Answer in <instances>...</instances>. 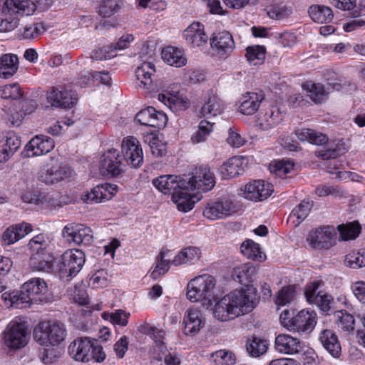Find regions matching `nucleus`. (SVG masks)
Segmentation results:
<instances>
[{"mask_svg":"<svg viewBox=\"0 0 365 365\" xmlns=\"http://www.w3.org/2000/svg\"><path fill=\"white\" fill-rule=\"evenodd\" d=\"M258 303L257 289L253 286L235 290L217 302L213 314L222 322L233 319L251 312Z\"/></svg>","mask_w":365,"mask_h":365,"instance_id":"1","label":"nucleus"},{"mask_svg":"<svg viewBox=\"0 0 365 365\" xmlns=\"http://www.w3.org/2000/svg\"><path fill=\"white\" fill-rule=\"evenodd\" d=\"M70 356L76 361L88 362L93 360L102 362L106 354L98 341L91 337H79L75 339L68 347Z\"/></svg>","mask_w":365,"mask_h":365,"instance_id":"2","label":"nucleus"},{"mask_svg":"<svg viewBox=\"0 0 365 365\" xmlns=\"http://www.w3.org/2000/svg\"><path fill=\"white\" fill-rule=\"evenodd\" d=\"M66 329L63 324L58 322H41L34 330V338L41 346H56L66 339Z\"/></svg>","mask_w":365,"mask_h":365,"instance_id":"3","label":"nucleus"},{"mask_svg":"<svg viewBox=\"0 0 365 365\" xmlns=\"http://www.w3.org/2000/svg\"><path fill=\"white\" fill-rule=\"evenodd\" d=\"M36 9L35 3L31 0H6L3 11L10 16L0 20V31L7 32L14 30L19 24V19L13 15L29 16Z\"/></svg>","mask_w":365,"mask_h":365,"instance_id":"4","label":"nucleus"},{"mask_svg":"<svg viewBox=\"0 0 365 365\" xmlns=\"http://www.w3.org/2000/svg\"><path fill=\"white\" fill-rule=\"evenodd\" d=\"M215 278L209 274H203L191 279L187 286V298L192 302L207 301L212 304L214 299Z\"/></svg>","mask_w":365,"mask_h":365,"instance_id":"5","label":"nucleus"},{"mask_svg":"<svg viewBox=\"0 0 365 365\" xmlns=\"http://www.w3.org/2000/svg\"><path fill=\"white\" fill-rule=\"evenodd\" d=\"M317 314L313 311L301 310L295 316L290 317V313L284 310L280 315L282 325L291 331L310 332L314 328Z\"/></svg>","mask_w":365,"mask_h":365,"instance_id":"6","label":"nucleus"},{"mask_svg":"<svg viewBox=\"0 0 365 365\" xmlns=\"http://www.w3.org/2000/svg\"><path fill=\"white\" fill-rule=\"evenodd\" d=\"M85 261V254L81 250L78 249L66 250L58 264L60 277L71 279L81 270Z\"/></svg>","mask_w":365,"mask_h":365,"instance_id":"7","label":"nucleus"},{"mask_svg":"<svg viewBox=\"0 0 365 365\" xmlns=\"http://www.w3.org/2000/svg\"><path fill=\"white\" fill-rule=\"evenodd\" d=\"M237 211L234 201L229 198L210 200L203 209V216L212 221L225 219Z\"/></svg>","mask_w":365,"mask_h":365,"instance_id":"8","label":"nucleus"},{"mask_svg":"<svg viewBox=\"0 0 365 365\" xmlns=\"http://www.w3.org/2000/svg\"><path fill=\"white\" fill-rule=\"evenodd\" d=\"M121 157L125 162V168L128 165L133 168H140L143 163V153L139 141L134 137L123 139L121 145Z\"/></svg>","mask_w":365,"mask_h":365,"instance_id":"9","label":"nucleus"},{"mask_svg":"<svg viewBox=\"0 0 365 365\" xmlns=\"http://www.w3.org/2000/svg\"><path fill=\"white\" fill-rule=\"evenodd\" d=\"M6 345L12 349H20L28 343L27 329L25 323L11 321L4 332Z\"/></svg>","mask_w":365,"mask_h":365,"instance_id":"10","label":"nucleus"},{"mask_svg":"<svg viewBox=\"0 0 365 365\" xmlns=\"http://www.w3.org/2000/svg\"><path fill=\"white\" fill-rule=\"evenodd\" d=\"M125 162L115 149H110L104 153L100 160L101 173L106 176H118L125 171Z\"/></svg>","mask_w":365,"mask_h":365,"instance_id":"11","label":"nucleus"},{"mask_svg":"<svg viewBox=\"0 0 365 365\" xmlns=\"http://www.w3.org/2000/svg\"><path fill=\"white\" fill-rule=\"evenodd\" d=\"M337 233L333 226H323L309 232V245L314 249H329L336 243Z\"/></svg>","mask_w":365,"mask_h":365,"instance_id":"12","label":"nucleus"},{"mask_svg":"<svg viewBox=\"0 0 365 365\" xmlns=\"http://www.w3.org/2000/svg\"><path fill=\"white\" fill-rule=\"evenodd\" d=\"M186 186L192 190L207 192L215 185L214 173L207 167H199L192 173V176L185 178Z\"/></svg>","mask_w":365,"mask_h":365,"instance_id":"13","label":"nucleus"},{"mask_svg":"<svg viewBox=\"0 0 365 365\" xmlns=\"http://www.w3.org/2000/svg\"><path fill=\"white\" fill-rule=\"evenodd\" d=\"M273 185L262 180L250 182L245 186L243 196L247 200L259 202L268 198L273 192Z\"/></svg>","mask_w":365,"mask_h":365,"instance_id":"14","label":"nucleus"},{"mask_svg":"<svg viewBox=\"0 0 365 365\" xmlns=\"http://www.w3.org/2000/svg\"><path fill=\"white\" fill-rule=\"evenodd\" d=\"M63 237L68 242L76 245H89L93 240L91 230L82 225L71 224L64 227Z\"/></svg>","mask_w":365,"mask_h":365,"instance_id":"15","label":"nucleus"},{"mask_svg":"<svg viewBox=\"0 0 365 365\" xmlns=\"http://www.w3.org/2000/svg\"><path fill=\"white\" fill-rule=\"evenodd\" d=\"M47 99L52 106L70 108L73 107L78 101L77 95L71 90L66 89L63 87L53 88L47 94Z\"/></svg>","mask_w":365,"mask_h":365,"instance_id":"16","label":"nucleus"},{"mask_svg":"<svg viewBox=\"0 0 365 365\" xmlns=\"http://www.w3.org/2000/svg\"><path fill=\"white\" fill-rule=\"evenodd\" d=\"M54 148L53 140L46 135H37L25 146L27 157L40 156L51 151Z\"/></svg>","mask_w":365,"mask_h":365,"instance_id":"17","label":"nucleus"},{"mask_svg":"<svg viewBox=\"0 0 365 365\" xmlns=\"http://www.w3.org/2000/svg\"><path fill=\"white\" fill-rule=\"evenodd\" d=\"M135 119L143 125L159 128L165 127L168 121V117L165 113L158 111L151 106L139 111Z\"/></svg>","mask_w":365,"mask_h":365,"instance_id":"18","label":"nucleus"},{"mask_svg":"<svg viewBox=\"0 0 365 365\" xmlns=\"http://www.w3.org/2000/svg\"><path fill=\"white\" fill-rule=\"evenodd\" d=\"M191 187L180 186L172 195V200L176 205L180 211L188 212L194 207L196 202H198L201 197L191 194L193 191Z\"/></svg>","mask_w":365,"mask_h":365,"instance_id":"19","label":"nucleus"},{"mask_svg":"<svg viewBox=\"0 0 365 365\" xmlns=\"http://www.w3.org/2000/svg\"><path fill=\"white\" fill-rule=\"evenodd\" d=\"M155 73V65L151 62H143L135 70V76L139 81L138 86L146 93H153L158 91L154 84L152 76Z\"/></svg>","mask_w":365,"mask_h":365,"instance_id":"20","label":"nucleus"},{"mask_svg":"<svg viewBox=\"0 0 365 365\" xmlns=\"http://www.w3.org/2000/svg\"><path fill=\"white\" fill-rule=\"evenodd\" d=\"M20 138L14 133L0 134V163L7 161L21 147Z\"/></svg>","mask_w":365,"mask_h":365,"instance_id":"21","label":"nucleus"},{"mask_svg":"<svg viewBox=\"0 0 365 365\" xmlns=\"http://www.w3.org/2000/svg\"><path fill=\"white\" fill-rule=\"evenodd\" d=\"M247 163L245 157L234 156L229 158L220 168L222 178H232L242 174L247 168Z\"/></svg>","mask_w":365,"mask_h":365,"instance_id":"22","label":"nucleus"},{"mask_svg":"<svg viewBox=\"0 0 365 365\" xmlns=\"http://www.w3.org/2000/svg\"><path fill=\"white\" fill-rule=\"evenodd\" d=\"M187 43L192 48L200 47L207 43L208 36L204 30V26L200 22H193L183 32Z\"/></svg>","mask_w":365,"mask_h":365,"instance_id":"23","label":"nucleus"},{"mask_svg":"<svg viewBox=\"0 0 365 365\" xmlns=\"http://www.w3.org/2000/svg\"><path fill=\"white\" fill-rule=\"evenodd\" d=\"M47 291V284L46 282L41 278H33L25 282L20 290L21 297H27L28 300L25 301V307L28 304L37 299V297L43 294Z\"/></svg>","mask_w":365,"mask_h":365,"instance_id":"24","label":"nucleus"},{"mask_svg":"<svg viewBox=\"0 0 365 365\" xmlns=\"http://www.w3.org/2000/svg\"><path fill=\"white\" fill-rule=\"evenodd\" d=\"M185 178L181 179L177 175H163L153 179V185L161 192L173 195L180 186H186Z\"/></svg>","mask_w":365,"mask_h":365,"instance_id":"25","label":"nucleus"},{"mask_svg":"<svg viewBox=\"0 0 365 365\" xmlns=\"http://www.w3.org/2000/svg\"><path fill=\"white\" fill-rule=\"evenodd\" d=\"M223 110L222 101L216 93L207 92L202 100L200 110V117L210 118L222 113Z\"/></svg>","mask_w":365,"mask_h":365,"instance_id":"26","label":"nucleus"},{"mask_svg":"<svg viewBox=\"0 0 365 365\" xmlns=\"http://www.w3.org/2000/svg\"><path fill=\"white\" fill-rule=\"evenodd\" d=\"M264 98L262 91L246 93L240 100L239 111L244 115H252L259 108L262 101Z\"/></svg>","mask_w":365,"mask_h":365,"instance_id":"27","label":"nucleus"},{"mask_svg":"<svg viewBox=\"0 0 365 365\" xmlns=\"http://www.w3.org/2000/svg\"><path fill=\"white\" fill-rule=\"evenodd\" d=\"M210 45L220 56L230 54L235 48L233 38L228 31L220 32L214 36Z\"/></svg>","mask_w":365,"mask_h":365,"instance_id":"28","label":"nucleus"},{"mask_svg":"<svg viewBox=\"0 0 365 365\" xmlns=\"http://www.w3.org/2000/svg\"><path fill=\"white\" fill-rule=\"evenodd\" d=\"M275 349L282 354H294L300 351L302 345L299 339L282 334L275 339Z\"/></svg>","mask_w":365,"mask_h":365,"instance_id":"29","label":"nucleus"},{"mask_svg":"<svg viewBox=\"0 0 365 365\" xmlns=\"http://www.w3.org/2000/svg\"><path fill=\"white\" fill-rule=\"evenodd\" d=\"M183 322L185 324V334L191 335L198 333L205 324L202 319V314L197 309H187L185 314Z\"/></svg>","mask_w":365,"mask_h":365,"instance_id":"30","label":"nucleus"},{"mask_svg":"<svg viewBox=\"0 0 365 365\" xmlns=\"http://www.w3.org/2000/svg\"><path fill=\"white\" fill-rule=\"evenodd\" d=\"M319 341L324 349L334 358H338L341 351V344L336 334L330 329H324L319 334Z\"/></svg>","mask_w":365,"mask_h":365,"instance_id":"31","label":"nucleus"},{"mask_svg":"<svg viewBox=\"0 0 365 365\" xmlns=\"http://www.w3.org/2000/svg\"><path fill=\"white\" fill-rule=\"evenodd\" d=\"M201 250L197 247L189 246L182 249L172 260V264L179 266L183 264H194L201 257Z\"/></svg>","mask_w":365,"mask_h":365,"instance_id":"32","label":"nucleus"},{"mask_svg":"<svg viewBox=\"0 0 365 365\" xmlns=\"http://www.w3.org/2000/svg\"><path fill=\"white\" fill-rule=\"evenodd\" d=\"M282 120L281 113L277 107L269 108L264 113H259L257 117V125L264 130L276 126Z\"/></svg>","mask_w":365,"mask_h":365,"instance_id":"33","label":"nucleus"},{"mask_svg":"<svg viewBox=\"0 0 365 365\" xmlns=\"http://www.w3.org/2000/svg\"><path fill=\"white\" fill-rule=\"evenodd\" d=\"M19 68V58L12 53H6L0 58V76L9 78L13 76Z\"/></svg>","mask_w":365,"mask_h":365,"instance_id":"34","label":"nucleus"},{"mask_svg":"<svg viewBox=\"0 0 365 365\" xmlns=\"http://www.w3.org/2000/svg\"><path fill=\"white\" fill-rule=\"evenodd\" d=\"M162 58L168 64L176 68L185 66L187 58L178 48L168 46L162 51Z\"/></svg>","mask_w":365,"mask_h":365,"instance_id":"35","label":"nucleus"},{"mask_svg":"<svg viewBox=\"0 0 365 365\" xmlns=\"http://www.w3.org/2000/svg\"><path fill=\"white\" fill-rule=\"evenodd\" d=\"M334 317L339 329L346 333L354 331L355 319L352 314L345 310H339L334 312Z\"/></svg>","mask_w":365,"mask_h":365,"instance_id":"36","label":"nucleus"},{"mask_svg":"<svg viewBox=\"0 0 365 365\" xmlns=\"http://www.w3.org/2000/svg\"><path fill=\"white\" fill-rule=\"evenodd\" d=\"M308 13L311 19L316 23L324 24L329 22L333 19L331 9L323 5H312L309 7Z\"/></svg>","mask_w":365,"mask_h":365,"instance_id":"37","label":"nucleus"},{"mask_svg":"<svg viewBox=\"0 0 365 365\" xmlns=\"http://www.w3.org/2000/svg\"><path fill=\"white\" fill-rule=\"evenodd\" d=\"M303 88L307 91L309 98L315 103H322L327 98L329 91L322 85L312 81H307L302 85Z\"/></svg>","mask_w":365,"mask_h":365,"instance_id":"38","label":"nucleus"},{"mask_svg":"<svg viewBox=\"0 0 365 365\" xmlns=\"http://www.w3.org/2000/svg\"><path fill=\"white\" fill-rule=\"evenodd\" d=\"M245 347L250 356L259 357L267 352L269 343L265 339L259 337H252V339H247Z\"/></svg>","mask_w":365,"mask_h":365,"instance_id":"39","label":"nucleus"},{"mask_svg":"<svg viewBox=\"0 0 365 365\" xmlns=\"http://www.w3.org/2000/svg\"><path fill=\"white\" fill-rule=\"evenodd\" d=\"M312 205L309 201L303 200L294 207L289 215L287 222L297 227L309 215Z\"/></svg>","mask_w":365,"mask_h":365,"instance_id":"40","label":"nucleus"},{"mask_svg":"<svg viewBox=\"0 0 365 365\" xmlns=\"http://www.w3.org/2000/svg\"><path fill=\"white\" fill-rule=\"evenodd\" d=\"M241 252L248 259L262 261L265 255L261 252L258 244L251 240L244 242L240 247Z\"/></svg>","mask_w":365,"mask_h":365,"instance_id":"41","label":"nucleus"},{"mask_svg":"<svg viewBox=\"0 0 365 365\" xmlns=\"http://www.w3.org/2000/svg\"><path fill=\"white\" fill-rule=\"evenodd\" d=\"M360 229L359 224L357 222L339 225L336 227L340 235V240L344 241L354 240L358 237Z\"/></svg>","mask_w":365,"mask_h":365,"instance_id":"42","label":"nucleus"},{"mask_svg":"<svg viewBox=\"0 0 365 365\" xmlns=\"http://www.w3.org/2000/svg\"><path fill=\"white\" fill-rule=\"evenodd\" d=\"M1 299L7 307H15L16 308L25 307V301L28 300L27 297H21L19 292H4L1 295Z\"/></svg>","mask_w":365,"mask_h":365,"instance_id":"43","label":"nucleus"},{"mask_svg":"<svg viewBox=\"0 0 365 365\" xmlns=\"http://www.w3.org/2000/svg\"><path fill=\"white\" fill-rule=\"evenodd\" d=\"M213 124L205 120H201L198 125L197 130L191 137L193 143L205 142L212 130Z\"/></svg>","mask_w":365,"mask_h":365,"instance_id":"44","label":"nucleus"},{"mask_svg":"<svg viewBox=\"0 0 365 365\" xmlns=\"http://www.w3.org/2000/svg\"><path fill=\"white\" fill-rule=\"evenodd\" d=\"M344 263L352 269H358L365 266V250L352 251L346 255Z\"/></svg>","mask_w":365,"mask_h":365,"instance_id":"45","label":"nucleus"},{"mask_svg":"<svg viewBox=\"0 0 365 365\" xmlns=\"http://www.w3.org/2000/svg\"><path fill=\"white\" fill-rule=\"evenodd\" d=\"M267 14L273 19H282L288 17L292 13V8L279 4H273L266 8Z\"/></svg>","mask_w":365,"mask_h":365,"instance_id":"46","label":"nucleus"},{"mask_svg":"<svg viewBox=\"0 0 365 365\" xmlns=\"http://www.w3.org/2000/svg\"><path fill=\"white\" fill-rule=\"evenodd\" d=\"M106 191L102 185H97L91 192L82 195L81 200L86 203H99L106 200Z\"/></svg>","mask_w":365,"mask_h":365,"instance_id":"47","label":"nucleus"},{"mask_svg":"<svg viewBox=\"0 0 365 365\" xmlns=\"http://www.w3.org/2000/svg\"><path fill=\"white\" fill-rule=\"evenodd\" d=\"M211 359L217 365H233L236 359L235 354L228 350L221 349L211 354Z\"/></svg>","mask_w":365,"mask_h":365,"instance_id":"48","label":"nucleus"},{"mask_svg":"<svg viewBox=\"0 0 365 365\" xmlns=\"http://www.w3.org/2000/svg\"><path fill=\"white\" fill-rule=\"evenodd\" d=\"M246 57L254 65L260 64L265 58V48L262 46H249L246 50Z\"/></svg>","mask_w":365,"mask_h":365,"instance_id":"49","label":"nucleus"},{"mask_svg":"<svg viewBox=\"0 0 365 365\" xmlns=\"http://www.w3.org/2000/svg\"><path fill=\"white\" fill-rule=\"evenodd\" d=\"M30 266L34 271L48 272L53 265L51 260L45 259L43 257L36 252L30 259Z\"/></svg>","mask_w":365,"mask_h":365,"instance_id":"50","label":"nucleus"},{"mask_svg":"<svg viewBox=\"0 0 365 365\" xmlns=\"http://www.w3.org/2000/svg\"><path fill=\"white\" fill-rule=\"evenodd\" d=\"M165 258V253L161 251L157 259V264L152 272L150 276L153 279H158L160 276L165 274L170 269V263L172 264V261L170 262L166 260Z\"/></svg>","mask_w":365,"mask_h":365,"instance_id":"51","label":"nucleus"},{"mask_svg":"<svg viewBox=\"0 0 365 365\" xmlns=\"http://www.w3.org/2000/svg\"><path fill=\"white\" fill-rule=\"evenodd\" d=\"M120 0H101L98 13L103 17H108L118 11Z\"/></svg>","mask_w":365,"mask_h":365,"instance_id":"52","label":"nucleus"},{"mask_svg":"<svg viewBox=\"0 0 365 365\" xmlns=\"http://www.w3.org/2000/svg\"><path fill=\"white\" fill-rule=\"evenodd\" d=\"M312 304H316L322 312H327L330 311L334 304V299L331 295L322 291H319Z\"/></svg>","mask_w":365,"mask_h":365,"instance_id":"53","label":"nucleus"},{"mask_svg":"<svg viewBox=\"0 0 365 365\" xmlns=\"http://www.w3.org/2000/svg\"><path fill=\"white\" fill-rule=\"evenodd\" d=\"M46 31L43 23H35L26 25L21 32L24 38L31 39L38 36Z\"/></svg>","mask_w":365,"mask_h":365,"instance_id":"54","label":"nucleus"},{"mask_svg":"<svg viewBox=\"0 0 365 365\" xmlns=\"http://www.w3.org/2000/svg\"><path fill=\"white\" fill-rule=\"evenodd\" d=\"M22 95L20 86L16 83L6 85L0 90V96L3 98L17 100L19 99Z\"/></svg>","mask_w":365,"mask_h":365,"instance_id":"55","label":"nucleus"},{"mask_svg":"<svg viewBox=\"0 0 365 365\" xmlns=\"http://www.w3.org/2000/svg\"><path fill=\"white\" fill-rule=\"evenodd\" d=\"M294 168V163L289 160H279L271 167V172L279 178H284Z\"/></svg>","mask_w":365,"mask_h":365,"instance_id":"56","label":"nucleus"},{"mask_svg":"<svg viewBox=\"0 0 365 365\" xmlns=\"http://www.w3.org/2000/svg\"><path fill=\"white\" fill-rule=\"evenodd\" d=\"M129 316V313L122 309L115 310V312L112 313L103 314V317L106 319H109L113 324H118L123 327L128 324Z\"/></svg>","mask_w":365,"mask_h":365,"instance_id":"57","label":"nucleus"},{"mask_svg":"<svg viewBox=\"0 0 365 365\" xmlns=\"http://www.w3.org/2000/svg\"><path fill=\"white\" fill-rule=\"evenodd\" d=\"M255 269L250 264H243L240 266L235 267L233 269V276L242 282L244 280H247L251 278L252 275L255 273Z\"/></svg>","mask_w":365,"mask_h":365,"instance_id":"58","label":"nucleus"},{"mask_svg":"<svg viewBox=\"0 0 365 365\" xmlns=\"http://www.w3.org/2000/svg\"><path fill=\"white\" fill-rule=\"evenodd\" d=\"M346 152V148L343 143H337L334 148L321 150L318 153V156L323 160H329L336 158L344 155Z\"/></svg>","mask_w":365,"mask_h":365,"instance_id":"59","label":"nucleus"},{"mask_svg":"<svg viewBox=\"0 0 365 365\" xmlns=\"http://www.w3.org/2000/svg\"><path fill=\"white\" fill-rule=\"evenodd\" d=\"M294 290L291 287H284L278 292L276 304L277 305L284 306L289 303L294 298Z\"/></svg>","mask_w":365,"mask_h":365,"instance_id":"60","label":"nucleus"},{"mask_svg":"<svg viewBox=\"0 0 365 365\" xmlns=\"http://www.w3.org/2000/svg\"><path fill=\"white\" fill-rule=\"evenodd\" d=\"M48 245L47 238L43 234H39L34 237L29 242L28 246L33 252L38 253L43 250Z\"/></svg>","mask_w":365,"mask_h":365,"instance_id":"61","label":"nucleus"},{"mask_svg":"<svg viewBox=\"0 0 365 365\" xmlns=\"http://www.w3.org/2000/svg\"><path fill=\"white\" fill-rule=\"evenodd\" d=\"M41 178L42 180L46 184H53L61 180L62 176L59 175L58 165L51 166Z\"/></svg>","mask_w":365,"mask_h":365,"instance_id":"62","label":"nucleus"},{"mask_svg":"<svg viewBox=\"0 0 365 365\" xmlns=\"http://www.w3.org/2000/svg\"><path fill=\"white\" fill-rule=\"evenodd\" d=\"M117 54L113 49V46H105L93 52L92 57L96 60L111 58Z\"/></svg>","mask_w":365,"mask_h":365,"instance_id":"63","label":"nucleus"},{"mask_svg":"<svg viewBox=\"0 0 365 365\" xmlns=\"http://www.w3.org/2000/svg\"><path fill=\"white\" fill-rule=\"evenodd\" d=\"M352 290L356 297L365 304V282H356L352 285Z\"/></svg>","mask_w":365,"mask_h":365,"instance_id":"64","label":"nucleus"}]
</instances>
